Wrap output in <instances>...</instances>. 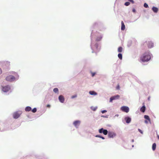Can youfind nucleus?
I'll return each mask as SVG.
<instances>
[{"label":"nucleus","instance_id":"f257e3e1","mask_svg":"<svg viewBox=\"0 0 159 159\" xmlns=\"http://www.w3.org/2000/svg\"><path fill=\"white\" fill-rule=\"evenodd\" d=\"M151 58V54L149 52H147L143 53L140 57V59L143 62L148 61Z\"/></svg>","mask_w":159,"mask_h":159},{"label":"nucleus","instance_id":"f03ea898","mask_svg":"<svg viewBox=\"0 0 159 159\" xmlns=\"http://www.w3.org/2000/svg\"><path fill=\"white\" fill-rule=\"evenodd\" d=\"M6 80L7 81L12 82L15 80V78L14 76L9 75L6 77Z\"/></svg>","mask_w":159,"mask_h":159},{"label":"nucleus","instance_id":"7ed1b4c3","mask_svg":"<svg viewBox=\"0 0 159 159\" xmlns=\"http://www.w3.org/2000/svg\"><path fill=\"white\" fill-rule=\"evenodd\" d=\"M10 89V87L9 86L7 85L4 87H2V90L4 92H6L9 91Z\"/></svg>","mask_w":159,"mask_h":159},{"label":"nucleus","instance_id":"20e7f679","mask_svg":"<svg viewBox=\"0 0 159 159\" xmlns=\"http://www.w3.org/2000/svg\"><path fill=\"white\" fill-rule=\"evenodd\" d=\"M99 132L100 133H103L105 135H106L108 133L107 130L106 129H104L102 128L99 130Z\"/></svg>","mask_w":159,"mask_h":159},{"label":"nucleus","instance_id":"39448f33","mask_svg":"<svg viewBox=\"0 0 159 159\" xmlns=\"http://www.w3.org/2000/svg\"><path fill=\"white\" fill-rule=\"evenodd\" d=\"M121 110L125 112L128 113L129 111V108L126 106H123L121 108Z\"/></svg>","mask_w":159,"mask_h":159},{"label":"nucleus","instance_id":"423d86ee","mask_svg":"<svg viewBox=\"0 0 159 159\" xmlns=\"http://www.w3.org/2000/svg\"><path fill=\"white\" fill-rule=\"evenodd\" d=\"M116 135V134L113 132H109L108 133V136L110 138H113L115 137Z\"/></svg>","mask_w":159,"mask_h":159},{"label":"nucleus","instance_id":"0eeeda50","mask_svg":"<svg viewBox=\"0 0 159 159\" xmlns=\"http://www.w3.org/2000/svg\"><path fill=\"white\" fill-rule=\"evenodd\" d=\"M120 97V95H116L113 96L110 98V102H112L113 100L119 99Z\"/></svg>","mask_w":159,"mask_h":159},{"label":"nucleus","instance_id":"6e6552de","mask_svg":"<svg viewBox=\"0 0 159 159\" xmlns=\"http://www.w3.org/2000/svg\"><path fill=\"white\" fill-rule=\"evenodd\" d=\"M20 115L18 112H15L13 115V117L15 119H17L20 116Z\"/></svg>","mask_w":159,"mask_h":159},{"label":"nucleus","instance_id":"1a4fd4ad","mask_svg":"<svg viewBox=\"0 0 159 159\" xmlns=\"http://www.w3.org/2000/svg\"><path fill=\"white\" fill-rule=\"evenodd\" d=\"M80 123V120H76L74 122L73 124L76 128H78Z\"/></svg>","mask_w":159,"mask_h":159},{"label":"nucleus","instance_id":"9d476101","mask_svg":"<svg viewBox=\"0 0 159 159\" xmlns=\"http://www.w3.org/2000/svg\"><path fill=\"white\" fill-rule=\"evenodd\" d=\"M148 46L149 48H151L154 46L153 43L151 41H148L147 43Z\"/></svg>","mask_w":159,"mask_h":159},{"label":"nucleus","instance_id":"9b49d317","mask_svg":"<svg viewBox=\"0 0 159 159\" xmlns=\"http://www.w3.org/2000/svg\"><path fill=\"white\" fill-rule=\"evenodd\" d=\"M59 101L62 103H63L64 101V97L61 95L59 96Z\"/></svg>","mask_w":159,"mask_h":159},{"label":"nucleus","instance_id":"f8f14e48","mask_svg":"<svg viewBox=\"0 0 159 159\" xmlns=\"http://www.w3.org/2000/svg\"><path fill=\"white\" fill-rule=\"evenodd\" d=\"M125 120L127 123H129L131 121V118L128 117H125Z\"/></svg>","mask_w":159,"mask_h":159},{"label":"nucleus","instance_id":"ddd939ff","mask_svg":"<svg viewBox=\"0 0 159 159\" xmlns=\"http://www.w3.org/2000/svg\"><path fill=\"white\" fill-rule=\"evenodd\" d=\"M143 106L140 108V111H141L144 112L145 111L146 109V107L144 105V103H143Z\"/></svg>","mask_w":159,"mask_h":159},{"label":"nucleus","instance_id":"4468645a","mask_svg":"<svg viewBox=\"0 0 159 159\" xmlns=\"http://www.w3.org/2000/svg\"><path fill=\"white\" fill-rule=\"evenodd\" d=\"M152 10L155 13H157L158 11V8L154 7H152Z\"/></svg>","mask_w":159,"mask_h":159},{"label":"nucleus","instance_id":"2eb2a0df","mask_svg":"<svg viewBox=\"0 0 159 159\" xmlns=\"http://www.w3.org/2000/svg\"><path fill=\"white\" fill-rule=\"evenodd\" d=\"M121 30H124L125 29V25L123 21H121Z\"/></svg>","mask_w":159,"mask_h":159},{"label":"nucleus","instance_id":"dca6fc26","mask_svg":"<svg viewBox=\"0 0 159 159\" xmlns=\"http://www.w3.org/2000/svg\"><path fill=\"white\" fill-rule=\"evenodd\" d=\"M31 110V107H27L25 108V111H29Z\"/></svg>","mask_w":159,"mask_h":159},{"label":"nucleus","instance_id":"f3484780","mask_svg":"<svg viewBox=\"0 0 159 159\" xmlns=\"http://www.w3.org/2000/svg\"><path fill=\"white\" fill-rule=\"evenodd\" d=\"M89 93L91 95H96L97 94V93L93 91H90Z\"/></svg>","mask_w":159,"mask_h":159},{"label":"nucleus","instance_id":"a211bd4d","mask_svg":"<svg viewBox=\"0 0 159 159\" xmlns=\"http://www.w3.org/2000/svg\"><path fill=\"white\" fill-rule=\"evenodd\" d=\"M156 143H153L152 145V149L153 151H154L156 149Z\"/></svg>","mask_w":159,"mask_h":159},{"label":"nucleus","instance_id":"6ab92c4d","mask_svg":"<svg viewBox=\"0 0 159 159\" xmlns=\"http://www.w3.org/2000/svg\"><path fill=\"white\" fill-rule=\"evenodd\" d=\"M144 118L147 120L149 122H150V119L149 116L148 115H145L144 116Z\"/></svg>","mask_w":159,"mask_h":159},{"label":"nucleus","instance_id":"aec40b11","mask_svg":"<svg viewBox=\"0 0 159 159\" xmlns=\"http://www.w3.org/2000/svg\"><path fill=\"white\" fill-rule=\"evenodd\" d=\"M122 48L121 47H120L118 48V52H121L122 51Z\"/></svg>","mask_w":159,"mask_h":159},{"label":"nucleus","instance_id":"412c9836","mask_svg":"<svg viewBox=\"0 0 159 159\" xmlns=\"http://www.w3.org/2000/svg\"><path fill=\"white\" fill-rule=\"evenodd\" d=\"M97 107H91V110H93V111H95L97 109Z\"/></svg>","mask_w":159,"mask_h":159},{"label":"nucleus","instance_id":"4be33fe9","mask_svg":"<svg viewBox=\"0 0 159 159\" xmlns=\"http://www.w3.org/2000/svg\"><path fill=\"white\" fill-rule=\"evenodd\" d=\"M118 56L120 60H121L122 58V54L121 53H119L118 54Z\"/></svg>","mask_w":159,"mask_h":159},{"label":"nucleus","instance_id":"5701e85b","mask_svg":"<svg viewBox=\"0 0 159 159\" xmlns=\"http://www.w3.org/2000/svg\"><path fill=\"white\" fill-rule=\"evenodd\" d=\"M53 91L55 93H57L58 92V89L57 88H55L53 89Z\"/></svg>","mask_w":159,"mask_h":159},{"label":"nucleus","instance_id":"b1692460","mask_svg":"<svg viewBox=\"0 0 159 159\" xmlns=\"http://www.w3.org/2000/svg\"><path fill=\"white\" fill-rule=\"evenodd\" d=\"M102 38V37L101 36H100L99 37H98L97 38L96 40L97 41H99L101 40Z\"/></svg>","mask_w":159,"mask_h":159},{"label":"nucleus","instance_id":"393cba45","mask_svg":"<svg viewBox=\"0 0 159 159\" xmlns=\"http://www.w3.org/2000/svg\"><path fill=\"white\" fill-rule=\"evenodd\" d=\"M11 74L15 76L17 75V74L15 72H12L11 73Z\"/></svg>","mask_w":159,"mask_h":159},{"label":"nucleus","instance_id":"a878e982","mask_svg":"<svg viewBox=\"0 0 159 159\" xmlns=\"http://www.w3.org/2000/svg\"><path fill=\"white\" fill-rule=\"evenodd\" d=\"M37 109L36 108H34L32 110V111L33 113H35L36 112Z\"/></svg>","mask_w":159,"mask_h":159},{"label":"nucleus","instance_id":"bb28decb","mask_svg":"<svg viewBox=\"0 0 159 159\" xmlns=\"http://www.w3.org/2000/svg\"><path fill=\"white\" fill-rule=\"evenodd\" d=\"M130 2H126L125 3V5L126 6H128L129 5Z\"/></svg>","mask_w":159,"mask_h":159},{"label":"nucleus","instance_id":"cd10ccee","mask_svg":"<svg viewBox=\"0 0 159 159\" xmlns=\"http://www.w3.org/2000/svg\"><path fill=\"white\" fill-rule=\"evenodd\" d=\"M144 7L145 8H148V5L146 3H145L144 4Z\"/></svg>","mask_w":159,"mask_h":159},{"label":"nucleus","instance_id":"c85d7f7f","mask_svg":"<svg viewBox=\"0 0 159 159\" xmlns=\"http://www.w3.org/2000/svg\"><path fill=\"white\" fill-rule=\"evenodd\" d=\"M91 74H92V77H93L94 76V75H95V73H94V72H92L91 73Z\"/></svg>","mask_w":159,"mask_h":159},{"label":"nucleus","instance_id":"c756f323","mask_svg":"<svg viewBox=\"0 0 159 159\" xmlns=\"http://www.w3.org/2000/svg\"><path fill=\"white\" fill-rule=\"evenodd\" d=\"M120 86H119V85H118L117 86V87H116V89H120Z\"/></svg>","mask_w":159,"mask_h":159},{"label":"nucleus","instance_id":"7c9ffc66","mask_svg":"<svg viewBox=\"0 0 159 159\" xmlns=\"http://www.w3.org/2000/svg\"><path fill=\"white\" fill-rule=\"evenodd\" d=\"M138 130L140 133H141V134H143V132L140 129H139Z\"/></svg>","mask_w":159,"mask_h":159},{"label":"nucleus","instance_id":"2f4dec72","mask_svg":"<svg viewBox=\"0 0 159 159\" xmlns=\"http://www.w3.org/2000/svg\"><path fill=\"white\" fill-rule=\"evenodd\" d=\"M129 1L131 2L132 3H134V1L133 0H128Z\"/></svg>","mask_w":159,"mask_h":159},{"label":"nucleus","instance_id":"473e14b6","mask_svg":"<svg viewBox=\"0 0 159 159\" xmlns=\"http://www.w3.org/2000/svg\"><path fill=\"white\" fill-rule=\"evenodd\" d=\"M132 11L133 12L135 13L136 12V10H135V9L134 8H133L132 9Z\"/></svg>","mask_w":159,"mask_h":159},{"label":"nucleus","instance_id":"72a5a7b5","mask_svg":"<svg viewBox=\"0 0 159 159\" xmlns=\"http://www.w3.org/2000/svg\"><path fill=\"white\" fill-rule=\"evenodd\" d=\"M6 64L8 66H10V63L9 62L7 61L6 62Z\"/></svg>","mask_w":159,"mask_h":159},{"label":"nucleus","instance_id":"f704fd0d","mask_svg":"<svg viewBox=\"0 0 159 159\" xmlns=\"http://www.w3.org/2000/svg\"><path fill=\"white\" fill-rule=\"evenodd\" d=\"M77 97V95H75V96H72L71 97V98H75V97Z\"/></svg>","mask_w":159,"mask_h":159},{"label":"nucleus","instance_id":"c9c22d12","mask_svg":"<svg viewBox=\"0 0 159 159\" xmlns=\"http://www.w3.org/2000/svg\"><path fill=\"white\" fill-rule=\"evenodd\" d=\"M101 136L99 135H97L95 136V137H96L100 138H101Z\"/></svg>","mask_w":159,"mask_h":159},{"label":"nucleus","instance_id":"e433bc0d","mask_svg":"<svg viewBox=\"0 0 159 159\" xmlns=\"http://www.w3.org/2000/svg\"><path fill=\"white\" fill-rule=\"evenodd\" d=\"M107 112V111L106 110H103L102 111V113H104Z\"/></svg>","mask_w":159,"mask_h":159},{"label":"nucleus","instance_id":"4c0bfd02","mask_svg":"<svg viewBox=\"0 0 159 159\" xmlns=\"http://www.w3.org/2000/svg\"><path fill=\"white\" fill-rule=\"evenodd\" d=\"M47 107H49H49H50V105H49V104H48V105H47Z\"/></svg>","mask_w":159,"mask_h":159},{"label":"nucleus","instance_id":"58836bf2","mask_svg":"<svg viewBox=\"0 0 159 159\" xmlns=\"http://www.w3.org/2000/svg\"><path fill=\"white\" fill-rule=\"evenodd\" d=\"M2 73V70L0 68V74Z\"/></svg>","mask_w":159,"mask_h":159},{"label":"nucleus","instance_id":"ea45409f","mask_svg":"<svg viewBox=\"0 0 159 159\" xmlns=\"http://www.w3.org/2000/svg\"><path fill=\"white\" fill-rule=\"evenodd\" d=\"M101 138L102 139H105V138L102 136H101Z\"/></svg>","mask_w":159,"mask_h":159},{"label":"nucleus","instance_id":"a19ab883","mask_svg":"<svg viewBox=\"0 0 159 159\" xmlns=\"http://www.w3.org/2000/svg\"><path fill=\"white\" fill-rule=\"evenodd\" d=\"M145 122L146 123H148V121L147 120H145Z\"/></svg>","mask_w":159,"mask_h":159},{"label":"nucleus","instance_id":"79ce46f5","mask_svg":"<svg viewBox=\"0 0 159 159\" xmlns=\"http://www.w3.org/2000/svg\"><path fill=\"white\" fill-rule=\"evenodd\" d=\"M157 137L158 139H159V135H157Z\"/></svg>","mask_w":159,"mask_h":159}]
</instances>
